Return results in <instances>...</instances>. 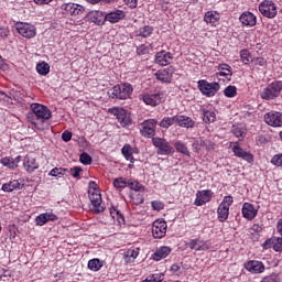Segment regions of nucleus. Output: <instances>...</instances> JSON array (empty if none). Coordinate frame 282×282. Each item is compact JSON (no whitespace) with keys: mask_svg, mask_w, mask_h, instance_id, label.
Segmentation results:
<instances>
[{"mask_svg":"<svg viewBox=\"0 0 282 282\" xmlns=\"http://www.w3.org/2000/svg\"><path fill=\"white\" fill-rule=\"evenodd\" d=\"M132 94L133 86L129 83L117 85L108 91L109 98H118L119 100H127Z\"/></svg>","mask_w":282,"mask_h":282,"instance_id":"obj_1","label":"nucleus"},{"mask_svg":"<svg viewBox=\"0 0 282 282\" xmlns=\"http://www.w3.org/2000/svg\"><path fill=\"white\" fill-rule=\"evenodd\" d=\"M282 83L273 82L269 84L261 93L260 98L262 100H274V98H279L281 96Z\"/></svg>","mask_w":282,"mask_h":282,"instance_id":"obj_2","label":"nucleus"},{"mask_svg":"<svg viewBox=\"0 0 282 282\" xmlns=\"http://www.w3.org/2000/svg\"><path fill=\"white\" fill-rule=\"evenodd\" d=\"M152 144L158 149V155H173L175 153V148L166 139L160 137L152 138Z\"/></svg>","mask_w":282,"mask_h":282,"instance_id":"obj_3","label":"nucleus"},{"mask_svg":"<svg viewBox=\"0 0 282 282\" xmlns=\"http://www.w3.org/2000/svg\"><path fill=\"white\" fill-rule=\"evenodd\" d=\"M185 246L189 248V250H195L196 252H204L206 250H210V241L204 240L202 238L191 239L185 242Z\"/></svg>","mask_w":282,"mask_h":282,"instance_id":"obj_4","label":"nucleus"},{"mask_svg":"<svg viewBox=\"0 0 282 282\" xmlns=\"http://www.w3.org/2000/svg\"><path fill=\"white\" fill-rule=\"evenodd\" d=\"M15 30L24 39H34L36 36V28L30 23L19 22L15 24Z\"/></svg>","mask_w":282,"mask_h":282,"instance_id":"obj_5","label":"nucleus"},{"mask_svg":"<svg viewBox=\"0 0 282 282\" xmlns=\"http://www.w3.org/2000/svg\"><path fill=\"white\" fill-rule=\"evenodd\" d=\"M198 87L204 96L212 98L220 89L219 83L198 82Z\"/></svg>","mask_w":282,"mask_h":282,"instance_id":"obj_6","label":"nucleus"},{"mask_svg":"<svg viewBox=\"0 0 282 282\" xmlns=\"http://www.w3.org/2000/svg\"><path fill=\"white\" fill-rule=\"evenodd\" d=\"M259 11L267 19H274L276 17V4L270 0L263 1L259 4Z\"/></svg>","mask_w":282,"mask_h":282,"instance_id":"obj_7","label":"nucleus"},{"mask_svg":"<svg viewBox=\"0 0 282 282\" xmlns=\"http://www.w3.org/2000/svg\"><path fill=\"white\" fill-rule=\"evenodd\" d=\"M112 116H116L118 122L121 127H127L131 124V115L124 108H113L110 110Z\"/></svg>","mask_w":282,"mask_h":282,"instance_id":"obj_8","label":"nucleus"},{"mask_svg":"<svg viewBox=\"0 0 282 282\" xmlns=\"http://www.w3.org/2000/svg\"><path fill=\"white\" fill-rule=\"evenodd\" d=\"M31 109L34 116H36L37 120H50V118H52V111L50 108L41 104L31 105Z\"/></svg>","mask_w":282,"mask_h":282,"instance_id":"obj_9","label":"nucleus"},{"mask_svg":"<svg viewBox=\"0 0 282 282\" xmlns=\"http://www.w3.org/2000/svg\"><path fill=\"white\" fill-rule=\"evenodd\" d=\"M88 194L94 213H105V207L102 206V196L100 195V192H91L90 189L88 191Z\"/></svg>","mask_w":282,"mask_h":282,"instance_id":"obj_10","label":"nucleus"},{"mask_svg":"<svg viewBox=\"0 0 282 282\" xmlns=\"http://www.w3.org/2000/svg\"><path fill=\"white\" fill-rule=\"evenodd\" d=\"M141 134L144 138H153L155 135V127H158V121L155 119H148L141 123Z\"/></svg>","mask_w":282,"mask_h":282,"instance_id":"obj_11","label":"nucleus"},{"mask_svg":"<svg viewBox=\"0 0 282 282\" xmlns=\"http://www.w3.org/2000/svg\"><path fill=\"white\" fill-rule=\"evenodd\" d=\"M264 122L269 127H282V112L270 111L264 115Z\"/></svg>","mask_w":282,"mask_h":282,"instance_id":"obj_12","label":"nucleus"},{"mask_svg":"<svg viewBox=\"0 0 282 282\" xmlns=\"http://www.w3.org/2000/svg\"><path fill=\"white\" fill-rule=\"evenodd\" d=\"M166 221L164 220H155L152 224V235L154 239H162L163 237H166Z\"/></svg>","mask_w":282,"mask_h":282,"instance_id":"obj_13","label":"nucleus"},{"mask_svg":"<svg viewBox=\"0 0 282 282\" xmlns=\"http://www.w3.org/2000/svg\"><path fill=\"white\" fill-rule=\"evenodd\" d=\"M173 74H175V67L170 66L155 73L156 80L161 83H171L173 80Z\"/></svg>","mask_w":282,"mask_h":282,"instance_id":"obj_14","label":"nucleus"},{"mask_svg":"<svg viewBox=\"0 0 282 282\" xmlns=\"http://www.w3.org/2000/svg\"><path fill=\"white\" fill-rule=\"evenodd\" d=\"M245 269L248 270V272H251V274H261L265 272V265L263 262L258 260H251L245 263Z\"/></svg>","mask_w":282,"mask_h":282,"instance_id":"obj_15","label":"nucleus"},{"mask_svg":"<svg viewBox=\"0 0 282 282\" xmlns=\"http://www.w3.org/2000/svg\"><path fill=\"white\" fill-rule=\"evenodd\" d=\"M142 99L145 105H150V107H158V105L164 102V94L156 93L152 95H143Z\"/></svg>","mask_w":282,"mask_h":282,"instance_id":"obj_16","label":"nucleus"},{"mask_svg":"<svg viewBox=\"0 0 282 282\" xmlns=\"http://www.w3.org/2000/svg\"><path fill=\"white\" fill-rule=\"evenodd\" d=\"M171 61H173V54H171V52L160 51L155 55L156 65H161L162 67L170 65Z\"/></svg>","mask_w":282,"mask_h":282,"instance_id":"obj_17","label":"nucleus"},{"mask_svg":"<svg viewBox=\"0 0 282 282\" xmlns=\"http://www.w3.org/2000/svg\"><path fill=\"white\" fill-rule=\"evenodd\" d=\"M86 21L95 23L96 25H105V12L90 11L86 14Z\"/></svg>","mask_w":282,"mask_h":282,"instance_id":"obj_18","label":"nucleus"},{"mask_svg":"<svg viewBox=\"0 0 282 282\" xmlns=\"http://www.w3.org/2000/svg\"><path fill=\"white\" fill-rule=\"evenodd\" d=\"M124 17H127V14H124V11L117 9L110 11L109 13H105V23H107V21L108 23H118L122 21Z\"/></svg>","mask_w":282,"mask_h":282,"instance_id":"obj_19","label":"nucleus"},{"mask_svg":"<svg viewBox=\"0 0 282 282\" xmlns=\"http://www.w3.org/2000/svg\"><path fill=\"white\" fill-rule=\"evenodd\" d=\"M258 210L254 208V205L250 203H245L242 205V216L245 219H248L249 221H252L257 217Z\"/></svg>","mask_w":282,"mask_h":282,"instance_id":"obj_20","label":"nucleus"},{"mask_svg":"<svg viewBox=\"0 0 282 282\" xmlns=\"http://www.w3.org/2000/svg\"><path fill=\"white\" fill-rule=\"evenodd\" d=\"M213 195L210 191H200L196 193L195 206H204V204H208Z\"/></svg>","mask_w":282,"mask_h":282,"instance_id":"obj_21","label":"nucleus"},{"mask_svg":"<svg viewBox=\"0 0 282 282\" xmlns=\"http://www.w3.org/2000/svg\"><path fill=\"white\" fill-rule=\"evenodd\" d=\"M240 23L247 28H254L257 25V17L250 12H245L240 15Z\"/></svg>","mask_w":282,"mask_h":282,"instance_id":"obj_22","label":"nucleus"},{"mask_svg":"<svg viewBox=\"0 0 282 282\" xmlns=\"http://www.w3.org/2000/svg\"><path fill=\"white\" fill-rule=\"evenodd\" d=\"M176 123L184 129H193V127H195L193 119L184 115H176Z\"/></svg>","mask_w":282,"mask_h":282,"instance_id":"obj_23","label":"nucleus"},{"mask_svg":"<svg viewBox=\"0 0 282 282\" xmlns=\"http://www.w3.org/2000/svg\"><path fill=\"white\" fill-rule=\"evenodd\" d=\"M219 72L216 73V78L221 80V77H225L227 80H230V76H232V68L228 64H220L218 66Z\"/></svg>","mask_w":282,"mask_h":282,"instance_id":"obj_24","label":"nucleus"},{"mask_svg":"<svg viewBox=\"0 0 282 282\" xmlns=\"http://www.w3.org/2000/svg\"><path fill=\"white\" fill-rule=\"evenodd\" d=\"M232 152L237 158H241L242 160H246V162H254V158L250 152H246L239 145H234Z\"/></svg>","mask_w":282,"mask_h":282,"instance_id":"obj_25","label":"nucleus"},{"mask_svg":"<svg viewBox=\"0 0 282 282\" xmlns=\"http://www.w3.org/2000/svg\"><path fill=\"white\" fill-rule=\"evenodd\" d=\"M231 133L236 138H240L241 140H243V138H246V135L248 134V128H246L243 123H237L231 127Z\"/></svg>","mask_w":282,"mask_h":282,"instance_id":"obj_26","label":"nucleus"},{"mask_svg":"<svg viewBox=\"0 0 282 282\" xmlns=\"http://www.w3.org/2000/svg\"><path fill=\"white\" fill-rule=\"evenodd\" d=\"M169 254H171V247L163 246L156 249L152 258L154 261H162V259H166Z\"/></svg>","mask_w":282,"mask_h":282,"instance_id":"obj_27","label":"nucleus"},{"mask_svg":"<svg viewBox=\"0 0 282 282\" xmlns=\"http://www.w3.org/2000/svg\"><path fill=\"white\" fill-rule=\"evenodd\" d=\"M23 166L28 173H34L36 169H39V164L36 163V159L32 156H25L23 161Z\"/></svg>","mask_w":282,"mask_h":282,"instance_id":"obj_28","label":"nucleus"},{"mask_svg":"<svg viewBox=\"0 0 282 282\" xmlns=\"http://www.w3.org/2000/svg\"><path fill=\"white\" fill-rule=\"evenodd\" d=\"M2 191L4 193H12V191H21V183H19L17 180H13L9 183H4L2 185Z\"/></svg>","mask_w":282,"mask_h":282,"instance_id":"obj_29","label":"nucleus"},{"mask_svg":"<svg viewBox=\"0 0 282 282\" xmlns=\"http://www.w3.org/2000/svg\"><path fill=\"white\" fill-rule=\"evenodd\" d=\"M1 162L3 166H7L8 169H17L19 166V162H21V156H17L15 159L3 158Z\"/></svg>","mask_w":282,"mask_h":282,"instance_id":"obj_30","label":"nucleus"},{"mask_svg":"<svg viewBox=\"0 0 282 282\" xmlns=\"http://www.w3.org/2000/svg\"><path fill=\"white\" fill-rule=\"evenodd\" d=\"M218 220L224 223L228 219V215H230V208L224 205H219L217 209Z\"/></svg>","mask_w":282,"mask_h":282,"instance_id":"obj_31","label":"nucleus"},{"mask_svg":"<svg viewBox=\"0 0 282 282\" xmlns=\"http://www.w3.org/2000/svg\"><path fill=\"white\" fill-rule=\"evenodd\" d=\"M176 122H177V116L164 117L160 122V127H162V129H169V127H173V124H177Z\"/></svg>","mask_w":282,"mask_h":282,"instance_id":"obj_32","label":"nucleus"},{"mask_svg":"<svg viewBox=\"0 0 282 282\" xmlns=\"http://www.w3.org/2000/svg\"><path fill=\"white\" fill-rule=\"evenodd\" d=\"M67 173H69L68 169L54 167L53 170L50 171L48 175H51V177H63V175H67Z\"/></svg>","mask_w":282,"mask_h":282,"instance_id":"obj_33","label":"nucleus"},{"mask_svg":"<svg viewBox=\"0 0 282 282\" xmlns=\"http://www.w3.org/2000/svg\"><path fill=\"white\" fill-rule=\"evenodd\" d=\"M126 263H133L138 259V250L129 249L124 254Z\"/></svg>","mask_w":282,"mask_h":282,"instance_id":"obj_34","label":"nucleus"},{"mask_svg":"<svg viewBox=\"0 0 282 282\" xmlns=\"http://www.w3.org/2000/svg\"><path fill=\"white\" fill-rule=\"evenodd\" d=\"M36 72L41 76H47L50 74V64L47 62H42L36 65Z\"/></svg>","mask_w":282,"mask_h":282,"instance_id":"obj_35","label":"nucleus"},{"mask_svg":"<svg viewBox=\"0 0 282 282\" xmlns=\"http://www.w3.org/2000/svg\"><path fill=\"white\" fill-rule=\"evenodd\" d=\"M174 147L177 153H182L183 155H187V158H191V152L188 151V148L182 141L175 142Z\"/></svg>","mask_w":282,"mask_h":282,"instance_id":"obj_36","label":"nucleus"},{"mask_svg":"<svg viewBox=\"0 0 282 282\" xmlns=\"http://www.w3.org/2000/svg\"><path fill=\"white\" fill-rule=\"evenodd\" d=\"M219 19V14L213 13V11H207L204 17L205 23H212V25H215Z\"/></svg>","mask_w":282,"mask_h":282,"instance_id":"obj_37","label":"nucleus"},{"mask_svg":"<svg viewBox=\"0 0 282 282\" xmlns=\"http://www.w3.org/2000/svg\"><path fill=\"white\" fill-rule=\"evenodd\" d=\"M121 153L123 158L128 160V162H133V151L131 150V145L129 144L123 145Z\"/></svg>","mask_w":282,"mask_h":282,"instance_id":"obj_38","label":"nucleus"},{"mask_svg":"<svg viewBox=\"0 0 282 282\" xmlns=\"http://www.w3.org/2000/svg\"><path fill=\"white\" fill-rule=\"evenodd\" d=\"M110 215L113 219L117 218L118 224L120 225L124 224V215H122V213L117 208L110 209Z\"/></svg>","mask_w":282,"mask_h":282,"instance_id":"obj_39","label":"nucleus"},{"mask_svg":"<svg viewBox=\"0 0 282 282\" xmlns=\"http://www.w3.org/2000/svg\"><path fill=\"white\" fill-rule=\"evenodd\" d=\"M88 268H89V270H93V272H98V270H100V268H102V262H100V259L89 260Z\"/></svg>","mask_w":282,"mask_h":282,"instance_id":"obj_40","label":"nucleus"},{"mask_svg":"<svg viewBox=\"0 0 282 282\" xmlns=\"http://www.w3.org/2000/svg\"><path fill=\"white\" fill-rule=\"evenodd\" d=\"M240 58H241V61L245 65H248L249 63H252V59H253L249 50L240 51Z\"/></svg>","mask_w":282,"mask_h":282,"instance_id":"obj_41","label":"nucleus"},{"mask_svg":"<svg viewBox=\"0 0 282 282\" xmlns=\"http://www.w3.org/2000/svg\"><path fill=\"white\" fill-rule=\"evenodd\" d=\"M128 188H130L131 191H135L137 193L140 191H144V186H142V184H140V182L138 181H133V180H128Z\"/></svg>","mask_w":282,"mask_h":282,"instance_id":"obj_42","label":"nucleus"},{"mask_svg":"<svg viewBox=\"0 0 282 282\" xmlns=\"http://www.w3.org/2000/svg\"><path fill=\"white\" fill-rule=\"evenodd\" d=\"M203 120L204 122H215L216 120V115L215 111L212 110H204L203 111Z\"/></svg>","mask_w":282,"mask_h":282,"instance_id":"obj_43","label":"nucleus"},{"mask_svg":"<svg viewBox=\"0 0 282 282\" xmlns=\"http://www.w3.org/2000/svg\"><path fill=\"white\" fill-rule=\"evenodd\" d=\"M128 184H129V180L124 177H118L113 180L115 188H127Z\"/></svg>","mask_w":282,"mask_h":282,"instance_id":"obj_44","label":"nucleus"},{"mask_svg":"<svg viewBox=\"0 0 282 282\" xmlns=\"http://www.w3.org/2000/svg\"><path fill=\"white\" fill-rule=\"evenodd\" d=\"M151 34H153L152 26L145 25L139 30V36H142V39H147L148 36H151Z\"/></svg>","mask_w":282,"mask_h":282,"instance_id":"obj_45","label":"nucleus"},{"mask_svg":"<svg viewBox=\"0 0 282 282\" xmlns=\"http://www.w3.org/2000/svg\"><path fill=\"white\" fill-rule=\"evenodd\" d=\"M224 94L227 98H235V96H237V87L228 86L225 88Z\"/></svg>","mask_w":282,"mask_h":282,"instance_id":"obj_46","label":"nucleus"},{"mask_svg":"<svg viewBox=\"0 0 282 282\" xmlns=\"http://www.w3.org/2000/svg\"><path fill=\"white\" fill-rule=\"evenodd\" d=\"M83 12H85V7L75 3L73 7V11H70V17H80Z\"/></svg>","mask_w":282,"mask_h":282,"instance_id":"obj_47","label":"nucleus"},{"mask_svg":"<svg viewBox=\"0 0 282 282\" xmlns=\"http://www.w3.org/2000/svg\"><path fill=\"white\" fill-rule=\"evenodd\" d=\"M79 162L85 165L91 164V155L87 154V152H83L79 155Z\"/></svg>","mask_w":282,"mask_h":282,"instance_id":"obj_48","label":"nucleus"},{"mask_svg":"<svg viewBox=\"0 0 282 282\" xmlns=\"http://www.w3.org/2000/svg\"><path fill=\"white\" fill-rule=\"evenodd\" d=\"M170 271L172 272V274L180 276V274L184 272V269L180 264H172Z\"/></svg>","mask_w":282,"mask_h":282,"instance_id":"obj_49","label":"nucleus"},{"mask_svg":"<svg viewBox=\"0 0 282 282\" xmlns=\"http://www.w3.org/2000/svg\"><path fill=\"white\" fill-rule=\"evenodd\" d=\"M150 50L151 48L148 45L142 44L139 47H137V54L139 56H144V54H149Z\"/></svg>","mask_w":282,"mask_h":282,"instance_id":"obj_50","label":"nucleus"},{"mask_svg":"<svg viewBox=\"0 0 282 282\" xmlns=\"http://www.w3.org/2000/svg\"><path fill=\"white\" fill-rule=\"evenodd\" d=\"M271 164H273L274 166H282V153L275 154L271 159Z\"/></svg>","mask_w":282,"mask_h":282,"instance_id":"obj_51","label":"nucleus"},{"mask_svg":"<svg viewBox=\"0 0 282 282\" xmlns=\"http://www.w3.org/2000/svg\"><path fill=\"white\" fill-rule=\"evenodd\" d=\"M261 282H279V275L276 273H272L264 276Z\"/></svg>","mask_w":282,"mask_h":282,"instance_id":"obj_52","label":"nucleus"},{"mask_svg":"<svg viewBox=\"0 0 282 282\" xmlns=\"http://www.w3.org/2000/svg\"><path fill=\"white\" fill-rule=\"evenodd\" d=\"M232 196H225L223 202L220 203V206H226V208H230V206H232Z\"/></svg>","mask_w":282,"mask_h":282,"instance_id":"obj_53","label":"nucleus"},{"mask_svg":"<svg viewBox=\"0 0 282 282\" xmlns=\"http://www.w3.org/2000/svg\"><path fill=\"white\" fill-rule=\"evenodd\" d=\"M35 221H36L37 226H45V224H47V218H46L45 214H41L35 218Z\"/></svg>","mask_w":282,"mask_h":282,"instance_id":"obj_54","label":"nucleus"},{"mask_svg":"<svg viewBox=\"0 0 282 282\" xmlns=\"http://www.w3.org/2000/svg\"><path fill=\"white\" fill-rule=\"evenodd\" d=\"M273 250L275 252H282V238H276V240L273 242Z\"/></svg>","mask_w":282,"mask_h":282,"instance_id":"obj_55","label":"nucleus"},{"mask_svg":"<svg viewBox=\"0 0 282 282\" xmlns=\"http://www.w3.org/2000/svg\"><path fill=\"white\" fill-rule=\"evenodd\" d=\"M74 6H75L74 2H69V3L63 4L62 6V10H65L66 14H72Z\"/></svg>","mask_w":282,"mask_h":282,"instance_id":"obj_56","label":"nucleus"},{"mask_svg":"<svg viewBox=\"0 0 282 282\" xmlns=\"http://www.w3.org/2000/svg\"><path fill=\"white\" fill-rule=\"evenodd\" d=\"M68 171H69V173H72V171H74V173L72 174L73 177L78 178V177H80V173L83 172V167L75 166V167H73V169H70Z\"/></svg>","mask_w":282,"mask_h":282,"instance_id":"obj_57","label":"nucleus"},{"mask_svg":"<svg viewBox=\"0 0 282 282\" xmlns=\"http://www.w3.org/2000/svg\"><path fill=\"white\" fill-rule=\"evenodd\" d=\"M44 216L46 217V221H57L58 220V216H56L52 212L44 213Z\"/></svg>","mask_w":282,"mask_h":282,"instance_id":"obj_58","label":"nucleus"},{"mask_svg":"<svg viewBox=\"0 0 282 282\" xmlns=\"http://www.w3.org/2000/svg\"><path fill=\"white\" fill-rule=\"evenodd\" d=\"M251 63H253V65H260V67H263L265 66V58L263 57L253 58L251 59Z\"/></svg>","mask_w":282,"mask_h":282,"instance_id":"obj_59","label":"nucleus"},{"mask_svg":"<svg viewBox=\"0 0 282 282\" xmlns=\"http://www.w3.org/2000/svg\"><path fill=\"white\" fill-rule=\"evenodd\" d=\"M133 204H135V206H140V204H144V196L138 194V195L133 198Z\"/></svg>","mask_w":282,"mask_h":282,"instance_id":"obj_60","label":"nucleus"},{"mask_svg":"<svg viewBox=\"0 0 282 282\" xmlns=\"http://www.w3.org/2000/svg\"><path fill=\"white\" fill-rule=\"evenodd\" d=\"M202 144H204L203 140H195L194 143L192 144L193 150L197 153L199 152V147H202Z\"/></svg>","mask_w":282,"mask_h":282,"instance_id":"obj_61","label":"nucleus"},{"mask_svg":"<svg viewBox=\"0 0 282 282\" xmlns=\"http://www.w3.org/2000/svg\"><path fill=\"white\" fill-rule=\"evenodd\" d=\"M62 140L64 141V142H69V140H72V132L70 131H64L63 133H62Z\"/></svg>","mask_w":282,"mask_h":282,"instance_id":"obj_62","label":"nucleus"},{"mask_svg":"<svg viewBox=\"0 0 282 282\" xmlns=\"http://www.w3.org/2000/svg\"><path fill=\"white\" fill-rule=\"evenodd\" d=\"M272 246H274V242L272 241V239H268L262 243L263 250H270Z\"/></svg>","mask_w":282,"mask_h":282,"instance_id":"obj_63","label":"nucleus"},{"mask_svg":"<svg viewBox=\"0 0 282 282\" xmlns=\"http://www.w3.org/2000/svg\"><path fill=\"white\" fill-rule=\"evenodd\" d=\"M151 205L154 210H162L163 208V205L160 200H153Z\"/></svg>","mask_w":282,"mask_h":282,"instance_id":"obj_64","label":"nucleus"}]
</instances>
